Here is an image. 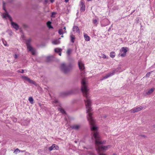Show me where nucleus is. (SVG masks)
<instances>
[{
    "label": "nucleus",
    "mask_w": 155,
    "mask_h": 155,
    "mask_svg": "<svg viewBox=\"0 0 155 155\" xmlns=\"http://www.w3.org/2000/svg\"><path fill=\"white\" fill-rule=\"evenodd\" d=\"M63 29H64V30H65V32H66V31H65L66 27H64Z\"/></svg>",
    "instance_id": "de8ad7c7"
},
{
    "label": "nucleus",
    "mask_w": 155,
    "mask_h": 155,
    "mask_svg": "<svg viewBox=\"0 0 155 155\" xmlns=\"http://www.w3.org/2000/svg\"><path fill=\"white\" fill-rule=\"evenodd\" d=\"M111 146L107 145L106 146H96V150L98 152H100L101 150H106L108 148H110Z\"/></svg>",
    "instance_id": "20e7f679"
},
{
    "label": "nucleus",
    "mask_w": 155,
    "mask_h": 155,
    "mask_svg": "<svg viewBox=\"0 0 155 155\" xmlns=\"http://www.w3.org/2000/svg\"><path fill=\"white\" fill-rule=\"evenodd\" d=\"M84 37L85 40L86 41H90V38L86 34H84Z\"/></svg>",
    "instance_id": "dca6fc26"
},
{
    "label": "nucleus",
    "mask_w": 155,
    "mask_h": 155,
    "mask_svg": "<svg viewBox=\"0 0 155 155\" xmlns=\"http://www.w3.org/2000/svg\"><path fill=\"white\" fill-rule=\"evenodd\" d=\"M135 11V10H134L133 11H132V12L131 13V14H132L133 12H134Z\"/></svg>",
    "instance_id": "09e8293b"
},
{
    "label": "nucleus",
    "mask_w": 155,
    "mask_h": 155,
    "mask_svg": "<svg viewBox=\"0 0 155 155\" xmlns=\"http://www.w3.org/2000/svg\"><path fill=\"white\" fill-rule=\"evenodd\" d=\"M22 77L23 79L28 81L29 83L35 84V82L34 81L31 80L28 77L26 76H22Z\"/></svg>",
    "instance_id": "6e6552de"
},
{
    "label": "nucleus",
    "mask_w": 155,
    "mask_h": 155,
    "mask_svg": "<svg viewBox=\"0 0 155 155\" xmlns=\"http://www.w3.org/2000/svg\"><path fill=\"white\" fill-rule=\"evenodd\" d=\"M20 152H25V151H24V150H20Z\"/></svg>",
    "instance_id": "3c124183"
},
{
    "label": "nucleus",
    "mask_w": 155,
    "mask_h": 155,
    "mask_svg": "<svg viewBox=\"0 0 155 155\" xmlns=\"http://www.w3.org/2000/svg\"><path fill=\"white\" fill-rule=\"evenodd\" d=\"M73 31H76V32L79 34L80 31L78 27L77 26H74L73 28Z\"/></svg>",
    "instance_id": "ddd939ff"
},
{
    "label": "nucleus",
    "mask_w": 155,
    "mask_h": 155,
    "mask_svg": "<svg viewBox=\"0 0 155 155\" xmlns=\"http://www.w3.org/2000/svg\"><path fill=\"white\" fill-rule=\"evenodd\" d=\"M52 56H48L47 57L46 60L48 62H49L53 58Z\"/></svg>",
    "instance_id": "5701e85b"
},
{
    "label": "nucleus",
    "mask_w": 155,
    "mask_h": 155,
    "mask_svg": "<svg viewBox=\"0 0 155 155\" xmlns=\"http://www.w3.org/2000/svg\"><path fill=\"white\" fill-rule=\"evenodd\" d=\"M88 2L91 1L92 0H87Z\"/></svg>",
    "instance_id": "603ef678"
},
{
    "label": "nucleus",
    "mask_w": 155,
    "mask_h": 155,
    "mask_svg": "<svg viewBox=\"0 0 155 155\" xmlns=\"http://www.w3.org/2000/svg\"><path fill=\"white\" fill-rule=\"evenodd\" d=\"M126 53H122L120 54V56L122 57H125L126 55Z\"/></svg>",
    "instance_id": "f704fd0d"
},
{
    "label": "nucleus",
    "mask_w": 155,
    "mask_h": 155,
    "mask_svg": "<svg viewBox=\"0 0 155 155\" xmlns=\"http://www.w3.org/2000/svg\"><path fill=\"white\" fill-rule=\"evenodd\" d=\"M69 0H65V2H66V3H67L68 2Z\"/></svg>",
    "instance_id": "c03bdc74"
},
{
    "label": "nucleus",
    "mask_w": 155,
    "mask_h": 155,
    "mask_svg": "<svg viewBox=\"0 0 155 155\" xmlns=\"http://www.w3.org/2000/svg\"><path fill=\"white\" fill-rule=\"evenodd\" d=\"M58 33L60 35H63V30L62 29H60L58 30Z\"/></svg>",
    "instance_id": "a878e982"
},
{
    "label": "nucleus",
    "mask_w": 155,
    "mask_h": 155,
    "mask_svg": "<svg viewBox=\"0 0 155 155\" xmlns=\"http://www.w3.org/2000/svg\"><path fill=\"white\" fill-rule=\"evenodd\" d=\"M63 114H64L65 113V112L64 110L61 108H59L58 109Z\"/></svg>",
    "instance_id": "393cba45"
},
{
    "label": "nucleus",
    "mask_w": 155,
    "mask_h": 155,
    "mask_svg": "<svg viewBox=\"0 0 155 155\" xmlns=\"http://www.w3.org/2000/svg\"><path fill=\"white\" fill-rule=\"evenodd\" d=\"M154 90L155 88H151L147 92V94H151L154 91Z\"/></svg>",
    "instance_id": "a211bd4d"
},
{
    "label": "nucleus",
    "mask_w": 155,
    "mask_h": 155,
    "mask_svg": "<svg viewBox=\"0 0 155 155\" xmlns=\"http://www.w3.org/2000/svg\"><path fill=\"white\" fill-rule=\"evenodd\" d=\"M31 41V39H30L27 40L26 41V44L27 45V48L29 51H31L32 49V47L30 45V42Z\"/></svg>",
    "instance_id": "423d86ee"
},
{
    "label": "nucleus",
    "mask_w": 155,
    "mask_h": 155,
    "mask_svg": "<svg viewBox=\"0 0 155 155\" xmlns=\"http://www.w3.org/2000/svg\"><path fill=\"white\" fill-rule=\"evenodd\" d=\"M5 3L4 2H3V8L4 10L5 11V12L7 11L6 8H5Z\"/></svg>",
    "instance_id": "473e14b6"
},
{
    "label": "nucleus",
    "mask_w": 155,
    "mask_h": 155,
    "mask_svg": "<svg viewBox=\"0 0 155 155\" xmlns=\"http://www.w3.org/2000/svg\"><path fill=\"white\" fill-rule=\"evenodd\" d=\"M80 127V126L78 125H75L72 126V128L73 129L75 130H78V129Z\"/></svg>",
    "instance_id": "412c9836"
},
{
    "label": "nucleus",
    "mask_w": 155,
    "mask_h": 155,
    "mask_svg": "<svg viewBox=\"0 0 155 155\" xmlns=\"http://www.w3.org/2000/svg\"><path fill=\"white\" fill-rule=\"evenodd\" d=\"M81 91L83 93V96L86 97L84 100L85 102L86 108L87 109V112L88 113L87 118L91 126L92 131H94L93 136L95 139V143L96 146H100V144H104L106 141H100V137L97 132L98 127L95 125V121L92 117V113L90 112L91 111V101L88 97V90L87 84L86 81H81Z\"/></svg>",
    "instance_id": "f257e3e1"
},
{
    "label": "nucleus",
    "mask_w": 155,
    "mask_h": 155,
    "mask_svg": "<svg viewBox=\"0 0 155 155\" xmlns=\"http://www.w3.org/2000/svg\"><path fill=\"white\" fill-rule=\"evenodd\" d=\"M150 72H148L147 73L146 75V77H149L150 75Z\"/></svg>",
    "instance_id": "72a5a7b5"
},
{
    "label": "nucleus",
    "mask_w": 155,
    "mask_h": 155,
    "mask_svg": "<svg viewBox=\"0 0 155 155\" xmlns=\"http://www.w3.org/2000/svg\"><path fill=\"white\" fill-rule=\"evenodd\" d=\"M141 137H146V136L144 135H140Z\"/></svg>",
    "instance_id": "49530a36"
},
{
    "label": "nucleus",
    "mask_w": 155,
    "mask_h": 155,
    "mask_svg": "<svg viewBox=\"0 0 155 155\" xmlns=\"http://www.w3.org/2000/svg\"><path fill=\"white\" fill-rule=\"evenodd\" d=\"M119 71V68H118L117 69H116L115 70L113 71L112 72V73H114V74L116 72H117L118 71Z\"/></svg>",
    "instance_id": "c756f323"
},
{
    "label": "nucleus",
    "mask_w": 155,
    "mask_h": 155,
    "mask_svg": "<svg viewBox=\"0 0 155 155\" xmlns=\"http://www.w3.org/2000/svg\"><path fill=\"white\" fill-rule=\"evenodd\" d=\"M115 53V52L113 51H112L110 52V57L113 58L115 57V55L114 54H114Z\"/></svg>",
    "instance_id": "c85d7f7f"
},
{
    "label": "nucleus",
    "mask_w": 155,
    "mask_h": 155,
    "mask_svg": "<svg viewBox=\"0 0 155 155\" xmlns=\"http://www.w3.org/2000/svg\"><path fill=\"white\" fill-rule=\"evenodd\" d=\"M29 51L31 52L32 54L33 55H34L35 54V52L34 51V50L33 49V48L32 47V49H31V50Z\"/></svg>",
    "instance_id": "7c9ffc66"
},
{
    "label": "nucleus",
    "mask_w": 155,
    "mask_h": 155,
    "mask_svg": "<svg viewBox=\"0 0 155 155\" xmlns=\"http://www.w3.org/2000/svg\"><path fill=\"white\" fill-rule=\"evenodd\" d=\"M72 66L71 64H66L64 63L61 65V71L65 74L68 73L71 69Z\"/></svg>",
    "instance_id": "f03ea898"
},
{
    "label": "nucleus",
    "mask_w": 155,
    "mask_h": 155,
    "mask_svg": "<svg viewBox=\"0 0 155 155\" xmlns=\"http://www.w3.org/2000/svg\"><path fill=\"white\" fill-rule=\"evenodd\" d=\"M7 17L9 18L10 21H12V18L9 15L7 11L5 12V13L3 14V18H6Z\"/></svg>",
    "instance_id": "9b49d317"
},
{
    "label": "nucleus",
    "mask_w": 155,
    "mask_h": 155,
    "mask_svg": "<svg viewBox=\"0 0 155 155\" xmlns=\"http://www.w3.org/2000/svg\"><path fill=\"white\" fill-rule=\"evenodd\" d=\"M59 53V55H60V56H61V53L60 52V53Z\"/></svg>",
    "instance_id": "8fccbe9b"
},
{
    "label": "nucleus",
    "mask_w": 155,
    "mask_h": 155,
    "mask_svg": "<svg viewBox=\"0 0 155 155\" xmlns=\"http://www.w3.org/2000/svg\"><path fill=\"white\" fill-rule=\"evenodd\" d=\"M101 57L104 58H106V55L104 54H101Z\"/></svg>",
    "instance_id": "c9c22d12"
},
{
    "label": "nucleus",
    "mask_w": 155,
    "mask_h": 155,
    "mask_svg": "<svg viewBox=\"0 0 155 155\" xmlns=\"http://www.w3.org/2000/svg\"><path fill=\"white\" fill-rule=\"evenodd\" d=\"M18 71V72H21L22 73H23L24 72V70L23 69H22L21 71Z\"/></svg>",
    "instance_id": "58836bf2"
},
{
    "label": "nucleus",
    "mask_w": 155,
    "mask_h": 155,
    "mask_svg": "<svg viewBox=\"0 0 155 155\" xmlns=\"http://www.w3.org/2000/svg\"><path fill=\"white\" fill-rule=\"evenodd\" d=\"M28 100L31 104H33V103L34 100L32 97H29L28 98Z\"/></svg>",
    "instance_id": "b1692460"
},
{
    "label": "nucleus",
    "mask_w": 155,
    "mask_h": 155,
    "mask_svg": "<svg viewBox=\"0 0 155 155\" xmlns=\"http://www.w3.org/2000/svg\"><path fill=\"white\" fill-rule=\"evenodd\" d=\"M51 22L50 21H48L47 22V25L49 28H53V27L51 25Z\"/></svg>",
    "instance_id": "6ab92c4d"
},
{
    "label": "nucleus",
    "mask_w": 155,
    "mask_h": 155,
    "mask_svg": "<svg viewBox=\"0 0 155 155\" xmlns=\"http://www.w3.org/2000/svg\"><path fill=\"white\" fill-rule=\"evenodd\" d=\"M84 70V71H81L82 72L81 73V77H83L85 75Z\"/></svg>",
    "instance_id": "2f4dec72"
},
{
    "label": "nucleus",
    "mask_w": 155,
    "mask_h": 155,
    "mask_svg": "<svg viewBox=\"0 0 155 155\" xmlns=\"http://www.w3.org/2000/svg\"><path fill=\"white\" fill-rule=\"evenodd\" d=\"M72 51L70 49H68L67 52V53L68 55H70Z\"/></svg>",
    "instance_id": "bb28decb"
},
{
    "label": "nucleus",
    "mask_w": 155,
    "mask_h": 155,
    "mask_svg": "<svg viewBox=\"0 0 155 155\" xmlns=\"http://www.w3.org/2000/svg\"><path fill=\"white\" fill-rule=\"evenodd\" d=\"M143 109V107L142 106H137L131 109L130 110V111L131 113H135L142 110Z\"/></svg>",
    "instance_id": "39448f33"
},
{
    "label": "nucleus",
    "mask_w": 155,
    "mask_h": 155,
    "mask_svg": "<svg viewBox=\"0 0 155 155\" xmlns=\"http://www.w3.org/2000/svg\"><path fill=\"white\" fill-rule=\"evenodd\" d=\"M114 74V73H108L103 77V79H105L107 78H108L109 77L111 76Z\"/></svg>",
    "instance_id": "f3484780"
},
{
    "label": "nucleus",
    "mask_w": 155,
    "mask_h": 155,
    "mask_svg": "<svg viewBox=\"0 0 155 155\" xmlns=\"http://www.w3.org/2000/svg\"><path fill=\"white\" fill-rule=\"evenodd\" d=\"M54 102L55 104H57L58 102V101L57 100H55Z\"/></svg>",
    "instance_id": "79ce46f5"
},
{
    "label": "nucleus",
    "mask_w": 155,
    "mask_h": 155,
    "mask_svg": "<svg viewBox=\"0 0 155 155\" xmlns=\"http://www.w3.org/2000/svg\"><path fill=\"white\" fill-rule=\"evenodd\" d=\"M97 22V21L96 19H94L93 20V22L94 24H96Z\"/></svg>",
    "instance_id": "e433bc0d"
},
{
    "label": "nucleus",
    "mask_w": 155,
    "mask_h": 155,
    "mask_svg": "<svg viewBox=\"0 0 155 155\" xmlns=\"http://www.w3.org/2000/svg\"><path fill=\"white\" fill-rule=\"evenodd\" d=\"M75 143H77V142H76V141H75Z\"/></svg>",
    "instance_id": "5fc2aeb1"
},
{
    "label": "nucleus",
    "mask_w": 155,
    "mask_h": 155,
    "mask_svg": "<svg viewBox=\"0 0 155 155\" xmlns=\"http://www.w3.org/2000/svg\"><path fill=\"white\" fill-rule=\"evenodd\" d=\"M58 147L56 144H53L50 147L48 148V150L49 151H51L53 150H58Z\"/></svg>",
    "instance_id": "1a4fd4ad"
},
{
    "label": "nucleus",
    "mask_w": 155,
    "mask_h": 155,
    "mask_svg": "<svg viewBox=\"0 0 155 155\" xmlns=\"http://www.w3.org/2000/svg\"><path fill=\"white\" fill-rule=\"evenodd\" d=\"M50 1L51 3H53L54 1V0H50Z\"/></svg>",
    "instance_id": "37998d69"
},
{
    "label": "nucleus",
    "mask_w": 155,
    "mask_h": 155,
    "mask_svg": "<svg viewBox=\"0 0 155 155\" xmlns=\"http://www.w3.org/2000/svg\"><path fill=\"white\" fill-rule=\"evenodd\" d=\"M28 26L27 25L24 24L23 25V27L25 28H28Z\"/></svg>",
    "instance_id": "4c0bfd02"
},
{
    "label": "nucleus",
    "mask_w": 155,
    "mask_h": 155,
    "mask_svg": "<svg viewBox=\"0 0 155 155\" xmlns=\"http://www.w3.org/2000/svg\"><path fill=\"white\" fill-rule=\"evenodd\" d=\"M78 66L79 69L81 71H84L85 69V67L84 64L81 61H79L78 62Z\"/></svg>",
    "instance_id": "0eeeda50"
},
{
    "label": "nucleus",
    "mask_w": 155,
    "mask_h": 155,
    "mask_svg": "<svg viewBox=\"0 0 155 155\" xmlns=\"http://www.w3.org/2000/svg\"><path fill=\"white\" fill-rule=\"evenodd\" d=\"M14 58L15 59H17L18 58V55L16 54H15L14 55Z\"/></svg>",
    "instance_id": "a19ab883"
},
{
    "label": "nucleus",
    "mask_w": 155,
    "mask_h": 155,
    "mask_svg": "<svg viewBox=\"0 0 155 155\" xmlns=\"http://www.w3.org/2000/svg\"><path fill=\"white\" fill-rule=\"evenodd\" d=\"M54 51L55 52L57 53L61 52L62 51V49L61 48H56L54 49Z\"/></svg>",
    "instance_id": "aec40b11"
},
{
    "label": "nucleus",
    "mask_w": 155,
    "mask_h": 155,
    "mask_svg": "<svg viewBox=\"0 0 155 155\" xmlns=\"http://www.w3.org/2000/svg\"><path fill=\"white\" fill-rule=\"evenodd\" d=\"M11 24L12 27L16 30H17L19 29V26L17 23L12 21H11Z\"/></svg>",
    "instance_id": "9d476101"
},
{
    "label": "nucleus",
    "mask_w": 155,
    "mask_h": 155,
    "mask_svg": "<svg viewBox=\"0 0 155 155\" xmlns=\"http://www.w3.org/2000/svg\"><path fill=\"white\" fill-rule=\"evenodd\" d=\"M99 155H105V154L102 153H100L99 154Z\"/></svg>",
    "instance_id": "a18cd8bd"
},
{
    "label": "nucleus",
    "mask_w": 155,
    "mask_h": 155,
    "mask_svg": "<svg viewBox=\"0 0 155 155\" xmlns=\"http://www.w3.org/2000/svg\"><path fill=\"white\" fill-rule=\"evenodd\" d=\"M64 37V36L62 35V36H61V37Z\"/></svg>",
    "instance_id": "864d4df0"
},
{
    "label": "nucleus",
    "mask_w": 155,
    "mask_h": 155,
    "mask_svg": "<svg viewBox=\"0 0 155 155\" xmlns=\"http://www.w3.org/2000/svg\"><path fill=\"white\" fill-rule=\"evenodd\" d=\"M93 155H95L94 154H93Z\"/></svg>",
    "instance_id": "4d7b16f0"
},
{
    "label": "nucleus",
    "mask_w": 155,
    "mask_h": 155,
    "mask_svg": "<svg viewBox=\"0 0 155 155\" xmlns=\"http://www.w3.org/2000/svg\"><path fill=\"white\" fill-rule=\"evenodd\" d=\"M71 39V41L72 43H74V40L75 39V36L72 34L70 36Z\"/></svg>",
    "instance_id": "2eb2a0df"
},
{
    "label": "nucleus",
    "mask_w": 155,
    "mask_h": 155,
    "mask_svg": "<svg viewBox=\"0 0 155 155\" xmlns=\"http://www.w3.org/2000/svg\"><path fill=\"white\" fill-rule=\"evenodd\" d=\"M77 91V89H74L67 92L62 93L61 94V95L62 96H64L75 94L76 93Z\"/></svg>",
    "instance_id": "7ed1b4c3"
},
{
    "label": "nucleus",
    "mask_w": 155,
    "mask_h": 155,
    "mask_svg": "<svg viewBox=\"0 0 155 155\" xmlns=\"http://www.w3.org/2000/svg\"><path fill=\"white\" fill-rule=\"evenodd\" d=\"M107 115H104L102 116V118H106L107 117Z\"/></svg>",
    "instance_id": "ea45409f"
},
{
    "label": "nucleus",
    "mask_w": 155,
    "mask_h": 155,
    "mask_svg": "<svg viewBox=\"0 0 155 155\" xmlns=\"http://www.w3.org/2000/svg\"><path fill=\"white\" fill-rule=\"evenodd\" d=\"M127 49L128 48L127 47H122L120 50V51L121 52H123L124 53H126Z\"/></svg>",
    "instance_id": "4468645a"
},
{
    "label": "nucleus",
    "mask_w": 155,
    "mask_h": 155,
    "mask_svg": "<svg viewBox=\"0 0 155 155\" xmlns=\"http://www.w3.org/2000/svg\"><path fill=\"white\" fill-rule=\"evenodd\" d=\"M4 45H5V46H6V45L5 44H4Z\"/></svg>",
    "instance_id": "6e6d98bb"
},
{
    "label": "nucleus",
    "mask_w": 155,
    "mask_h": 155,
    "mask_svg": "<svg viewBox=\"0 0 155 155\" xmlns=\"http://www.w3.org/2000/svg\"><path fill=\"white\" fill-rule=\"evenodd\" d=\"M52 43L54 44L57 45L59 44L60 43V42L59 41L57 40L53 41Z\"/></svg>",
    "instance_id": "4be33fe9"
},
{
    "label": "nucleus",
    "mask_w": 155,
    "mask_h": 155,
    "mask_svg": "<svg viewBox=\"0 0 155 155\" xmlns=\"http://www.w3.org/2000/svg\"><path fill=\"white\" fill-rule=\"evenodd\" d=\"M20 152V150L18 148L16 149L14 152V153L17 154Z\"/></svg>",
    "instance_id": "cd10ccee"
},
{
    "label": "nucleus",
    "mask_w": 155,
    "mask_h": 155,
    "mask_svg": "<svg viewBox=\"0 0 155 155\" xmlns=\"http://www.w3.org/2000/svg\"><path fill=\"white\" fill-rule=\"evenodd\" d=\"M81 11L82 12H84L85 10V5L84 4V3L82 2V1H81Z\"/></svg>",
    "instance_id": "f8f14e48"
}]
</instances>
